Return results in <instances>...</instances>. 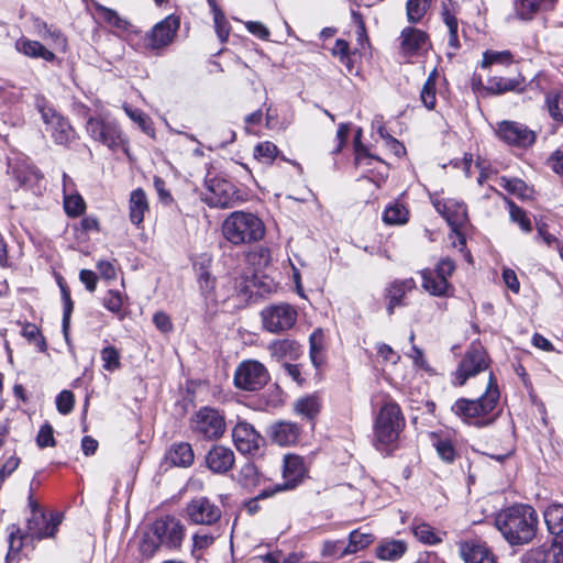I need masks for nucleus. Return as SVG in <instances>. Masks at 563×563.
I'll use <instances>...</instances> for the list:
<instances>
[{
  "label": "nucleus",
  "mask_w": 563,
  "mask_h": 563,
  "mask_svg": "<svg viewBox=\"0 0 563 563\" xmlns=\"http://www.w3.org/2000/svg\"><path fill=\"white\" fill-rule=\"evenodd\" d=\"M538 525L536 509L526 504L507 507L495 517V527L512 547L530 543L536 537Z\"/></svg>",
  "instance_id": "obj_1"
},
{
  "label": "nucleus",
  "mask_w": 563,
  "mask_h": 563,
  "mask_svg": "<svg viewBox=\"0 0 563 563\" xmlns=\"http://www.w3.org/2000/svg\"><path fill=\"white\" fill-rule=\"evenodd\" d=\"M499 400V389L496 378L490 373L486 391L477 399H457L452 411L465 423L477 428L490 426L497 418L494 410Z\"/></svg>",
  "instance_id": "obj_2"
},
{
  "label": "nucleus",
  "mask_w": 563,
  "mask_h": 563,
  "mask_svg": "<svg viewBox=\"0 0 563 563\" xmlns=\"http://www.w3.org/2000/svg\"><path fill=\"white\" fill-rule=\"evenodd\" d=\"M222 234L234 245L260 241L265 235L263 221L251 212H231L222 223Z\"/></svg>",
  "instance_id": "obj_3"
},
{
  "label": "nucleus",
  "mask_w": 563,
  "mask_h": 563,
  "mask_svg": "<svg viewBox=\"0 0 563 563\" xmlns=\"http://www.w3.org/2000/svg\"><path fill=\"white\" fill-rule=\"evenodd\" d=\"M405 427V418L398 404L386 400L374 421V439L378 450L385 451L395 444Z\"/></svg>",
  "instance_id": "obj_4"
},
{
  "label": "nucleus",
  "mask_w": 563,
  "mask_h": 563,
  "mask_svg": "<svg viewBox=\"0 0 563 563\" xmlns=\"http://www.w3.org/2000/svg\"><path fill=\"white\" fill-rule=\"evenodd\" d=\"M191 432L199 439L217 441L227 430L225 418L222 412L212 407H201L189 420Z\"/></svg>",
  "instance_id": "obj_5"
},
{
  "label": "nucleus",
  "mask_w": 563,
  "mask_h": 563,
  "mask_svg": "<svg viewBox=\"0 0 563 563\" xmlns=\"http://www.w3.org/2000/svg\"><path fill=\"white\" fill-rule=\"evenodd\" d=\"M206 191L202 200L212 208H231L239 201L240 196L236 187L229 180L211 176L206 177Z\"/></svg>",
  "instance_id": "obj_6"
},
{
  "label": "nucleus",
  "mask_w": 563,
  "mask_h": 563,
  "mask_svg": "<svg viewBox=\"0 0 563 563\" xmlns=\"http://www.w3.org/2000/svg\"><path fill=\"white\" fill-rule=\"evenodd\" d=\"M456 268L453 260L449 257L441 258L435 269H423L421 272L422 287L432 296H448L453 290L449 278Z\"/></svg>",
  "instance_id": "obj_7"
},
{
  "label": "nucleus",
  "mask_w": 563,
  "mask_h": 563,
  "mask_svg": "<svg viewBox=\"0 0 563 563\" xmlns=\"http://www.w3.org/2000/svg\"><path fill=\"white\" fill-rule=\"evenodd\" d=\"M269 380L267 368L258 361L246 360L234 372V386L245 391L262 389Z\"/></svg>",
  "instance_id": "obj_8"
},
{
  "label": "nucleus",
  "mask_w": 563,
  "mask_h": 563,
  "mask_svg": "<svg viewBox=\"0 0 563 563\" xmlns=\"http://www.w3.org/2000/svg\"><path fill=\"white\" fill-rule=\"evenodd\" d=\"M36 108L55 143L66 145L75 139V131L68 121L48 106L44 98L36 99Z\"/></svg>",
  "instance_id": "obj_9"
},
{
  "label": "nucleus",
  "mask_w": 563,
  "mask_h": 563,
  "mask_svg": "<svg viewBox=\"0 0 563 563\" xmlns=\"http://www.w3.org/2000/svg\"><path fill=\"white\" fill-rule=\"evenodd\" d=\"M297 310L287 302L265 307L261 311L263 328L271 333H282L290 330L297 321Z\"/></svg>",
  "instance_id": "obj_10"
},
{
  "label": "nucleus",
  "mask_w": 563,
  "mask_h": 563,
  "mask_svg": "<svg viewBox=\"0 0 563 563\" xmlns=\"http://www.w3.org/2000/svg\"><path fill=\"white\" fill-rule=\"evenodd\" d=\"M489 358L481 344H472L465 352L455 374L454 383L463 386L470 377L488 368Z\"/></svg>",
  "instance_id": "obj_11"
},
{
  "label": "nucleus",
  "mask_w": 563,
  "mask_h": 563,
  "mask_svg": "<svg viewBox=\"0 0 563 563\" xmlns=\"http://www.w3.org/2000/svg\"><path fill=\"white\" fill-rule=\"evenodd\" d=\"M432 203L435 210L446 220L460 244L465 245V236L460 231L468 221L465 203L452 198L432 199Z\"/></svg>",
  "instance_id": "obj_12"
},
{
  "label": "nucleus",
  "mask_w": 563,
  "mask_h": 563,
  "mask_svg": "<svg viewBox=\"0 0 563 563\" xmlns=\"http://www.w3.org/2000/svg\"><path fill=\"white\" fill-rule=\"evenodd\" d=\"M151 531L162 547L170 550L179 549L185 537L184 525L173 516L156 519L152 525Z\"/></svg>",
  "instance_id": "obj_13"
},
{
  "label": "nucleus",
  "mask_w": 563,
  "mask_h": 563,
  "mask_svg": "<svg viewBox=\"0 0 563 563\" xmlns=\"http://www.w3.org/2000/svg\"><path fill=\"white\" fill-rule=\"evenodd\" d=\"M86 129L93 140L101 142L109 148H118L124 143L122 131L113 120L89 118Z\"/></svg>",
  "instance_id": "obj_14"
},
{
  "label": "nucleus",
  "mask_w": 563,
  "mask_h": 563,
  "mask_svg": "<svg viewBox=\"0 0 563 563\" xmlns=\"http://www.w3.org/2000/svg\"><path fill=\"white\" fill-rule=\"evenodd\" d=\"M306 474V467L302 457L292 454L284 456L283 477L284 483L275 486L273 490H263L256 499H263L274 495L276 492L288 490L295 488Z\"/></svg>",
  "instance_id": "obj_15"
},
{
  "label": "nucleus",
  "mask_w": 563,
  "mask_h": 563,
  "mask_svg": "<svg viewBox=\"0 0 563 563\" xmlns=\"http://www.w3.org/2000/svg\"><path fill=\"white\" fill-rule=\"evenodd\" d=\"M221 509L207 497L192 498L186 506L188 520L194 525L211 526L221 518Z\"/></svg>",
  "instance_id": "obj_16"
},
{
  "label": "nucleus",
  "mask_w": 563,
  "mask_h": 563,
  "mask_svg": "<svg viewBox=\"0 0 563 563\" xmlns=\"http://www.w3.org/2000/svg\"><path fill=\"white\" fill-rule=\"evenodd\" d=\"M232 439L236 450L242 454L254 455L264 444L263 437L244 420H239L233 427Z\"/></svg>",
  "instance_id": "obj_17"
},
{
  "label": "nucleus",
  "mask_w": 563,
  "mask_h": 563,
  "mask_svg": "<svg viewBox=\"0 0 563 563\" xmlns=\"http://www.w3.org/2000/svg\"><path fill=\"white\" fill-rule=\"evenodd\" d=\"M497 134L507 144L521 148H527L536 142L534 131L519 122L504 121L499 123Z\"/></svg>",
  "instance_id": "obj_18"
},
{
  "label": "nucleus",
  "mask_w": 563,
  "mask_h": 563,
  "mask_svg": "<svg viewBox=\"0 0 563 563\" xmlns=\"http://www.w3.org/2000/svg\"><path fill=\"white\" fill-rule=\"evenodd\" d=\"M29 506L31 516L27 518V534L38 540L53 537L57 531L58 522L47 521L43 510L32 496L29 497Z\"/></svg>",
  "instance_id": "obj_19"
},
{
  "label": "nucleus",
  "mask_w": 563,
  "mask_h": 563,
  "mask_svg": "<svg viewBox=\"0 0 563 563\" xmlns=\"http://www.w3.org/2000/svg\"><path fill=\"white\" fill-rule=\"evenodd\" d=\"M179 27V19L168 15L158 22L146 35V46L152 49H159L172 43Z\"/></svg>",
  "instance_id": "obj_20"
},
{
  "label": "nucleus",
  "mask_w": 563,
  "mask_h": 563,
  "mask_svg": "<svg viewBox=\"0 0 563 563\" xmlns=\"http://www.w3.org/2000/svg\"><path fill=\"white\" fill-rule=\"evenodd\" d=\"M206 465L214 474H227L235 463L234 452L222 444H214L206 454Z\"/></svg>",
  "instance_id": "obj_21"
},
{
  "label": "nucleus",
  "mask_w": 563,
  "mask_h": 563,
  "mask_svg": "<svg viewBox=\"0 0 563 563\" xmlns=\"http://www.w3.org/2000/svg\"><path fill=\"white\" fill-rule=\"evenodd\" d=\"M211 258L209 256H202L200 262L194 264L197 272V280L201 295L206 300L218 301L223 300V294L216 289V278L211 275L209 266Z\"/></svg>",
  "instance_id": "obj_22"
},
{
  "label": "nucleus",
  "mask_w": 563,
  "mask_h": 563,
  "mask_svg": "<svg viewBox=\"0 0 563 563\" xmlns=\"http://www.w3.org/2000/svg\"><path fill=\"white\" fill-rule=\"evenodd\" d=\"M460 554L465 563H497L494 553L479 541L461 543Z\"/></svg>",
  "instance_id": "obj_23"
},
{
  "label": "nucleus",
  "mask_w": 563,
  "mask_h": 563,
  "mask_svg": "<svg viewBox=\"0 0 563 563\" xmlns=\"http://www.w3.org/2000/svg\"><path fill=\"white\" fill-rule=\"evenodd\" d=\"M416 287V282L412 278L396 279L391 282L385 289V297L388 300L387 312L393 314L396 307L404 305V297L407 292Z\"/></svg>",
  "instance_id": "obj_24"
},
{
  "label": "nucleus",
  "mask_w": 563,
  "mask_h": 563,
  "mask_svg": "<svg viewBox=\"0 0 563 563\" xmlns=\"http://www.w3.org/2000/svg\"><path fill=\"white\" fill-rule=\"evenodd\" d=\"M556 0H516L515 14L519 20L531 21L537 14L553 9Z\"/></svg>",
  "instance_id": "obj_25"
},
{
  "label": "nucleus",
  "mask_w": 563,
  "mask_h": 563,
  "mask_svg": "<svg viewBox=\"0 0 563 563\" xmlns=\"http://www.w3.org/2000/svg\"><path fill=\"white\" fill-rule=\"evenodd\" d=\"M300 429L294 422L280 421L272 426L271 437L279 445H290L299 438Z\"/></svg>",
  "instance_id": "obj_26"
},
{
  "label": "nucleus",
  "mask_w": 563,
  "mask_h": 563,
  "mask_svg": "<svg viewBox=\"0 0 563 563\" xmlns=\"http://www.w3.org/2000/svg\"><path fill=\"white\" fill-rule=\"evenodd\" d=\"M15 49L30 58H42L46 62H54L56 58L55 54L42 43L26 37H21L15 42Z\"/></svg>",
  "instance_id": "obj_27"
},
{
  "label": "nucleus",
  "mask_w": 563,
  "mask_h": 563,
  "mask_svg": "<svg viewBox=\"0 0 563 563\" xmlns=\"http://www.w3.org/2000/svg\"><path fill=\"white\" fill-rule=\"evenodd\" d=\"M544 521L548 531L554 536V539H562L563 536V504L553 503L543 511Z\"/></svg>",
  "instance_id": "obj_28"
},
{
  "label": "nucleus",
  "mask_w": 563,
  "mask_h": 563,
  "mask_svg": "<svg viewBox=\"0 0 563 563\" xmlns=\"http://www.w3.org/2000/svg\"><path fill=\"white\" fill-rule=\"evenodd\" d=\"M428 35L418 29L406 27L401 32V47L408 54L417 53L427 44Z\"/></svg>",
  "instance_id": "obj_29"
},
{
  "label": "nucleus",
  "mask_w": 563,
  "mask_h": 563,
  "mask_svg": "<svg viewBox=\"0 0 563 563\" xmlns=\"http://www.w3.org/2000/svg\"><path fill=\"white\" fill-rule=\"evenodd\" d=\"M130 220L133 224L139 225L144 219V214L148 211V202L145 192L142 189H135L130 196Z\"/></svg>",
  "instance_id": "obj_30"
},
{
  "label": "nucleus",
  "mask_w": 563,
  "mask_h": 563,
  "mask_svg": "<svg viewBox=\"0 0 563 563\" xmlns=\"http://www.w3.org/2000/svg\"><path fill=\"white\" fill-rule=\"evenodd\" d=\"M168 459L176 466L188 467L195 459L194 450L187 442L175 443L169 450Z\"/></svg>",
  "instance_id": "obj_31"
},
{
  "label": "nucleus",
  "mask_w": 563,
  "mask_h": 563,
  "mask_svg": "<svg viewBox=\"0 0 563 563\" xmlns=\"http://www.w3.org/2000/svg\"><path fill=\"white\" fill-rule=\"evenodd\" d=\"M407 551V544L401 540H389L382 542L376 549V555L380 560L395 561L400 559Z\"/></svg>",
  "instance_id": "obj_32"
},
{
  "label": "nucleus",
  "mask_w": 563,
  "mask_h": 563,
  "mask_svg": "<svg viewBox=\"0 0 563 563\" xmlns=\"http://www.w3.org/2000/svg\"><path fill=\"white\" fill-rule=\"evenodd\" d=\"M521 84L519 78L492 77L487 80L486 89L494 95H501L519 90Z\"/></svg>",
  "instance_id": "obj_33"
},
{
  "label": "nucleus",
  "mask_w": 563,
  "mask_h": 563,
  "mask_svg": "<svg viewBox=\"0 0 563 563\" xmlns=\"http://www.w3.org/2000/svg\"><path fill=\"white\" fill-rule=\"evenodd\" d=\"M320 408V399L314 395L302 397L295 402L296 412L308 420L314 419Z\"/></svg>",
  "instance_id": "obj_34"
},
{
  "label": "nucleus",
  "mask_w": 563,
  "mask_h": 563,
  "mask_svg": "<svg viewBox=\"0 0 563 563\" xmlns=\"http://www.w3.org/2000/svg\"><path fill=\"white\" fill-rule=\"evenodd\" d=\"M514 63V55L510 51L487 49L483 53L481 67L486 69L493 65L509 66Z\"/></svg>",
  "instance_id": "obj_35"
},
{
  "label": "nucleus",
  "mask_w": 563,
  "mask_h": 563,
  "mask_svg": "<svg viewBox=\"0 0 563 563\" xmlns=\"http://www.w3.org/2000/svg\"><path fill=\"white\" fill-rule=\"evenodd\" d=\"M409 211L399 202H394L386 207L383 216V220L387 224L400 225L408 222Z\"/></svg>",
  "instance_id": "obj_36"
},
{
  "label": "nucleus",
  "mask_w": 563,
  "mask_h": 563,
  "mask_svg": "<svg viewBox=\"0 0 563 563\" xmlns=\"http://www.w3.org/2000/svg\"><path fill=\"white\" fill-rule=\"evenodd\" d=\"M545 103L551 118L563 122V88L548 92Z\"/></svg>",
  "instance_id": "obj_37"
},
{
  "label": "nucleus",
  "mask_w": 563,
  "mask_h": 563,
  "mask_svg": "<svg viewBox=\"0 0 563 563\" xmlns=\"http://www.w3.org/2000/svg\"><path fill=\"white\" fill-rule=\"evenodd\" d=\"M373 541V534L354 530L350 533L349 544L344 548L342 547V555L356 553L357 551L368 547Z\"/></svg>",
  "instance_id": "obj_38"
},
{
  "label": "nucleus",
  "mask_w": 563,
  "mask_h": 563,
  "mask_svg": "<svg viewBox=\"0 0 563 563\" xmlns=\"http://www.w3.org/2000/svg\"><path fill=\"white\" fill-rule=\"evenodd\" d=\"M431 0H408L406 4L407 19L410 23L422 20L430 7Z\"/></svg>",
  "instance_id": "obj_39"
},
{
  "label": "nucleus",
  "mask_w": 563,
  "mask_h": 563,
  "mask_svg": "<svg viewBox=\"0 0 563 563\" xmlns=\"http://www.w3.org/2000/svg\"><path fill=\"white\" fill-rule=\"evenodd\" d=\"M435 79H437V71L433 70L428 79L426 80L421 92H420V99L423 103V106L432 110L435 107L437 98H435Z\"/></svg>",
  "instance_id": "obj_40"
},
{
  "label": "nucleus",
  "mask_w": 563,
  "mask_h": 563,
  "mask_svg": "<svg viewBox=\"0 0 563 563\" xmlns=\"http://www.w3.org/2000/svg\"><path fill=\"white\" fill-rule=\"evenodd\" d=\"M507 203L509 206V216L510 220L519 225V228L526 232L529 233L532 231V224L530 219L528 218L526 211L518 207L515 202L511 200H507Z\"/></svg>",
  "instance_id": "obj_41"
},
{
  "label": "nucleus",
  "mask_w": 563,
  "mask_h": 563,
  "mask_svg": "<svg viewBox=\"0 0 563 563\" xmlns=\"http://www.w3.org/2000/svg\"><path fill=\"white\" fill-rule=\"evenodd\" d=\"M277 146L269 142H261L254 148V157L263 164H272L277 155Z\"/></svg>",
  "instance_id": "obj_42"
},
{
  "label": "nucleus",
  "mask_w": 563,
  "mask_h": 563,
  "mask_svg": "<svg viewBox=\"0 0 563 563\" xmlns=\"http://www.w3.org/2000/svg\"><path fill=\"white\" fill-rule=\"evenodd\" d=\"M64 209L69 217H78L85 211L86 203L79 194L71 192L64 196Z\"/></svg>",
  "instance_id": "obj_43"
},
{
  "label": "nucleus",
  "mask_w": 563,
  "mask_h": 563,
  "mask_svg": "<svg viewBox=\"0 0 563 563\" xmlns=\"http://www.w3.org/2000/svg\"><path fill=\"white\" fill-rule=\"evenodd\" d=\"M36 27H37V33L43 38H49L56 46H58L63 49L66 48V44H67L66 37L63 35V33L59 30L51 29L45 22H40V21L36 23Z\"/></svg>",
  "instance_id": "obj_44"
},
{
  "label": "nucleus",
  "mask_w": 563,
  "mask_h": 563,
  "mask_svg": "<svg viewBox=\"0 0 563 563\" xmlns=\"http://www.w3.org/2000/svg\"><path fill=\"white\" fill-rule=\"evenodd\" d=\"M58 285L60 288L62 300L64 303L63 331H64L65 336L67 338V331H68L69 323H70V316H71V312L74 309V302L70 298V291H69L68 287L62 282H58Z\"/></svg>",
  "instance_id": "obj_45"
},
{
  "label": "nucleus",
  "mask_w": 563,
  "mask_h": 563,
  "mask_svg": "<svg viewBox=\"0 0 563 563\" xmlns=\"http://www.w3.org/2000/svg\"><path fill=\"white\" fill-rule=\"evenodd\" d=\"M415 537L426 544H437L441 542V538L435 533L433 528L424 522L413 526L412 528Z\"/></svg>",
  "instance_id": "obj_46"
},
{
  "label": "nucleus",
  "mask_w": 563,
  "mask_h": 563,
  "mask_svg": "<svg viewBox=\"0 0 563 563\" xmlns=\"http://www.w3.org/2000/svg\"><path fill=\"white\" fill-rule=\"evenodd\" d=\"M120 358V352L114 346H106L101 350L102 366L108 372H114L121 367Z\"/></svg>",
  "instance_id": "obj_47"
},
{
  "label": "nucleus",
  "mask_w": 563,
  "mask_h": 563,
  "mask_svg": "<svg viewBox=\"0 0 563 563\" xmlns=\"http://www.w3.org/2000/svg\"><path fill=\"white\" fill-rule=\"evenodd\" d=\"M98 13L104 22L118 30L125 31L129 26V22L111 9L100 7L98 8Z\"/></svg>",
  "instance_id": "obj_48"
},
{
  "label": "nucleus",
  "mask_w": 563,
  "mask_h": 563,
  "mask_svg": "<svg viewBox=\"0 0 563 563\" xmlns=\"http://www.w3.org/2000/svg\"><path fill=\"white\" fill-rule=\"evenodd\" d=\"M22 335L30 342L33 343L38 351H46V342L43 335L41 334L38 328L35 324L27 323L22 329Z\"/></svg>",
  "instance_id": "obj_49"
},
{
  "label": "nucleus",
  "mask_w": 563,
  "mask_h": 563,
  "mask_svg": "<svg viewBox=\"0 0 563 563\" xmlns=\"http://www.w3.org/2000/svg\"><path fill=\"white\" fill-rule=\"evenodd\" d=\"M434 448L442 461L452 463L455 460L456 452L451 440L440 438L434 442Z\"/></svg>",
  "instance_id": "obj_50"
},
{
  "label": "nucleus",
  "mask_w": 563,
  "mask_h": 563,
  "mask_svg": "<svg viewBox=\"0 0 563 563\" xmlns=\"http://www.w3.org/2000/svg\"><path fill=\"white\" fill-rule=\"evenodd\" d=\"M161 547L162 544L151 531L143 534L140 543V552L143 556L150 559L158 551Z\"/></svg>",
  "instance_id": "obj_51"
},
{
  "label": "nucleus",
  "mask_w": 563,
  "mask_h": 563,
  "mask_svg": "<svg viewBox=\"0 0 563 563\" xmlns=\"http://www.w3.org/2000/svg\"><path fill=\"white\" fill-rule=\"evenodd\" d=\"M541 563H563V538L553 540L551 547L544 551Z\"/></svg>",
  "instance_id": "obj_52"
},
{
  "label": "nucleus",
  "mask_w": 563,
  "mask_h": 563,
  "mask_svg": "<svg viewBox=\"0 0 563 563\" xmlns=\"http://www.w3.org/2000/svg\"><path fill=\"white\" fill-rule=\"evenodd\" d=\"M310 358L316 367H319L323 363L320 331H314L310 335Z\"/></svg>",
  "instance_id": "obj_53"
},
{
  "label": "nucleus",
  "mask_w": 563,
  "mask_h": 563,
  "mask_svg": "<svg viewBox=\"0 0 563 563\" xmlns=\"http://www.w3.org/2000/svg\"><path fill=\"white\" fill-rule=\"evenodd\" d=\"M36 444L41 449L55 446L56 441L54 438V430L48 422L44 423L41 427L36 437Z\"/></svg>",
  "instance_id": "obj_54"
},
{
  "label": "nucleus",
  "mask_w": 563,
  "mask_h": 563,
  "mask_svg": "<svg viewBox=\"0 0 563 563\" xmlns=\"http://www.w3.org/2000/svg\"><path fill=\"white\" fill-rule=\"evenodd\" d=\"M126 115L135 122L144 132H148L151 130L150 126V118L140 109L132 108L128 104L123 107Z\"/></svg>",
  "instance_id": "obj_55"
},
{
  "label": "nucleus",
  "mask_w": 563,
  "mask_h": 563,
  "mask_svg": "<svg viewBox=\"0 0 563 563\" xmlns=\"http://www.w3.org/2000/svg\"><path fill=\"white\" fill-rule=\"evenodd\" d=\"M250 283L251 282L244 276L234 278L232 287L228 291L223 292V300H225L227 298H230L232 296H235V295L236 296L249 295Z\"/></svg>",
  "instance_id": "obj_56"
},
{
  "label": "nucleus",
  "mask_w": 563,
  "mask_h": 563,
  "mask_svg": "<svg viewBox=\"0 0 563 563\" xmlns=\"http://www.w3.org/2000/svg\"><path fill=\"white\" fill-rule=\"evenodd\" d=\"M103 306L113 313H119L123 306V295L119 290H109L103 299Z\"/></svg>",
  "instance_id": "obj_57"
},
{
  "label": "nucleus",
  "mask_w": 563,
  "mask_h": 563,
  "mask_svg": "<svg viewBox=\"0 0 563 563\" xmlns=\"http://www.w3.org/2000/svg\"><path fill=\"white\" fill-rule=\"evenodd\" d=\"M74 394L70 390H63L56 397V407L62 415H68L74 408Z\"/></svg>",
  "instance_id": "obj_58"
},
{
  "label": "nucleus",
  "mask_w": 563,
  "mask_h": 563,
  "mask_svg": "<svg viewBox=\"0 0 563 563\" xmlns=\"http://www.w3.org/2000/svg\"><path fill=\"white\" fill-rule=\"evenodd\" d=\"M213 22L218 37L221 42H224L229 36L230 25L222 10L216 11V14H213Z\"/></svg>",
  "instance_id": "obj_59"
},
{
  "label": "nucleus",
  "mask_w": 563,
  "mask_h": 563,
  "mask_svg": "<svg viewBox=\"0 0 563 563\" xmlns=\"http://www.w3.org/2000/svg\"><path fill=\"white\" fill-rule=\"evenodd\" d=\"M22 537L16 538L14 532L9 536V550L5 555V563H14L19 559L20 551L22 550Z\"/></svg>",
  "instance_id": "obj_60"
},
{
  "label": "nucleus",
  "mask_w": 563,
  "mask_h": 563,
  "mask_svg": "<svg viewBox=\"0 0 563 563\" xmlns=\"http://www.w3.org/2000/svg\"><path fill=\"white\" fill-rule=\"evenodd\" d=\"M499 185L508 192L519 196L523 195L527 188L526 184L519 178L501 177Z\"/></svg>",
  "instance_id": "obj_61"
},
{
  "label": "nucleus",
  "mask_w": 563,
  "mask_h": 563,
  "mask_svg": "<svg viewBox=\"0 0 563 563\" xmlns=\"http://www.w3.org/2000/svg\"><path fill=\"white\" fill-rule=\"evenodd\" d=\"M377 355L386 363L397 364L400 355L386 343H378L376 345Z\"/></svg>",
  "instance_id": "obj_62"
},
{
  "label": "nucleus",
  "mask_w": 563,
  "mask_h": 563,
  "mask_svg": "<svg viewBox=\"0 0 563 563\" xmlns=\"http://www.w3.org/2000/svg\"><path fill=\"white\" fill-rule=\"evenodd\" d=\"M245 27L251 34L255 35L261 40H268L271 35L269 30L262 22L258 21H247L245 22Z\"/></svg>",
  "instance_id": "obj_63"
},
{
  "label": "nucleus",
  "mask_w": 563,
  "mask_h": 563,
  "mask_svg": "<svg viewBox=\"0 0 563 563\" xmlns=\"http://www.w3.org/2000/svg\"><path fill=\"white\" fill-rule=\"evenodd\" d=\"M549 166L563 177V151H555L548 159Z\"/></svg>",
  "instance_id": "obj_64"
}]
</instances>
